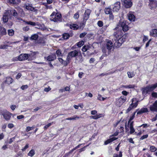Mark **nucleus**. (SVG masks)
Instances as JSON below:
<instances>
[{"label": "nucleus", "mask_w": 157, "mask_h": 157, "mask_svg": "<svg viewBox=\"0 0 157 157\" xmlns=\"http://www.w3.org/2000/svg\"><path fill=\"white\" fill-rule=\"evenodd\" d=\"M123 34V33L121 30H117L114 33L113 35L115 37V41L114 46L115 48H118L121 46L127 38V35Z\"/></svg>", "instance_id": "nucleus-1"}, {"label": "nucleus", "mask_w": 157, "mask_h": 157, "mask_svg": "<svg viewBox=\"0 0 157 157\" xmlns=\"http://www.w3.org/2000/svg\"><path fill=\"white\" fill-rule=\"evenodd\" d=\"M157 87V82L151 85H148L142 88V93L143 94H149L151 92L154 90Z\"/></svg>", "instance_id": "nucleus-2"}, {"label": "nucleus", "mask_w": 157, "mask_h": 157, "mask_svg": "<svg viewBox=\"0 0 157 157\" xmlns=\"http://www.w3.org/2000/svg\"><path fill=\"white\" fill-rule=\"evenodd\" d=\"M157 87V82L151 85H148L142 88V93L143 94H149L151 92L154 90Z\"/></svg>", "instance_id": "nucleus-3"}, {"label": "nucleus", "mask_w": 157, "mask_h": 157, "mask_svg": "<svg viewBox=\"0 0 157 157\" xmlns=\"http://www.w3.org/2000/svg\"><path fill=\"white\" fill-rule=\"evenodd\" d=\"M50 20L54 22H61L62 21L61 14L59 13L53 12L50 15Z\"/></svg>", "instance_id": "nucleus-4"}, {"label": "nucleus", "mask_w": 157, "mask_h": 157, "mask_svg": "<svg viewBox=\"0 0 157 157\" xmlns=\"http://www.w3.org/2000/svg\"><path fill=\"white\" fill-rule=\"evenodd\" d=\"M1 114L6 121H9L11 118L12 114L6 109L3 110L1 112Z\"/></svg>", "instance_id": "nucleus-5"}, {"label": "nucleus", "mask_w": 157, "mask_h": 157, "mask_svg": "<svg viewBox=\"0 0 157 157\" xmlns=\"http://www.w3.org/2000/svg\"><path fill=\"white\" fill-rule=\"evenodd\" d=\"M126 100V97L123 96H121L120 98L117 99L116 101V105L117 106L120 107L124 103Z\"/></svg>", "instance_id": "nucleus-6"}, {"label": "nucleus", "mask_w": 157, "mask_h": 157, "mask_svg": "<svg viewBox=\"0 0 157 157\" xmlns=\"http://www.w3.org/2000/svg\"><path fill=\"white\" fill-rule=\"evenodd\" d=\"M134 98H133L132 100V103L130 105L128 108L126 110V113H127L130 112L132 109L136 108L138 104V101L135 102V103H133Z\"/></svg>", "instance_id": "nucleus-7"}, {"label": "nucleus", "mask_w": 157, "mask_h": 157, "mask_svg": "<svg viewBox=\"0 0 157 157\" xmlns=\"http://www.w3.org/2000/svg\"><path fill=\"white\" fill-rule=\"evenodd\" d=\"M13 79L10 76L7 77L6 78V80L2 82L1 84V87L2 88H4V85L7 84L10 85L13 83Z\"/></svg>", "instance_id": "nucleus-8"}, {"label": "nucleus", "mask_w": 157, "mask_h": 157, "mask_svg": "<svg viewBox=\"0 0 157 157\" xmlns=\"http://www.w3.org/2000/svg\"><path fill=\"white\" fill-rule=\"evenodd\" d=\"M119 25L122 28L124 32H127L128 30L129 27L126 21H120Z\"/></svg>", "instance_id": "nucleus-9"}, {"label": "nucleus", "mask_w": 157, "mask_h": 157, "mask_svg": "<svg viewBox=\"0 0 157 157\" xmlns=\"http://www.w3.org/2000/svg\"><path fill=\"white\" fill-rule=\"evenodd\" d=\"M121 8V3L119 2H117L115 3L113 5L110 6L107 9L109 10H112L113 9V10H119Z\"/></svg>", "instance_id": "nucleus-10"}, {"label": "nucleus", "mask_w": 157, "mask_h": 157, "mask_svg": "<svg viewBox=\"0 0 157 157\" xmlns=\"http://www.w3.org/2000/svg\"><path fill=\"white\" fill-rule=\"evenodd\" d=\"M106 48L108 50V55L110 54L111 50L113 48V44L110 40L108 41L106 44Z\"/></svg>", "instance_id": "nucleus-11"}, {"label": "nucleus", "mask_w": 157, "mask_h": 157, "mask_svg": "<svg viewBox=\"0 0 157 157\" xmlns=\"http://www.w3.org/2000/svg\"><path fill=\"white\" fill-rule=\"evenodd\" d=\"M29 56L30 55L28 54H21L18 56V59L20 61L27 60Z\"/></svg>", "instance_id": "nucleus-12"}, {"label": "nucleus", "mask_w": 157, "mask_h": 157, "mask_svg": "<svg viewBox=\"0 0 157 157\" xmlns=\"http://www.w3.org/2000/svg\"><path fill=\"white\" fill-rule=\"evenodd\" d=\"M123 2V5L126 8H129L131 7L132 5V0H121Z\"/></svg>", "instance_id": "nucleus-13"}, {"label": "nucleus", "mask_w": 157, "mask_h": 157, "mask_svg": "<svg viewBox=\"0 0 157 157\" xmlns=\"http://www.w3.org/2000/svg\"><path fill=\"white\" fill-rule=\"evenodd\" d=\"M133 126V121H130L129 123H128V126L130 128V131L129 133L131 134H132L135 132V129L134 128Z\"/></svg>", "instance_id": "nucleus-14"}, {"label": "nucleus", "mask_w": 157, "mask_h": 157, "mask_svg": "<svg viewBox=\"0 0 157 157\" xmlns=\"http://www.w3.org/2000/svg\"><path fill=\"white\" fill-rule=\"evenodd\" d=\"M56 56L55 53H52L47 57V60L48 61L51 62L55 60L56 59Z\"/></svg>", "instance_id": "nucleus-15"}, {"label": "nucleus", "mask_w": 157, "mask_h": 157, "mask_svg": "<svg viewBox=\"0 0 157 157\" xmlns=\"http://www.w3.org/2000/svg\"><path fill=\"white\" fill-rule=\"evenodd\" d=\"M150 110L153 112H157V100L155 101L150 107Z\"/></svg>", "instance_id": "nucleus-16"}, {"label": "nucleus", "mask_w": 157, "mask_h": 157, "mask_svg": "<svg viewBox=\"0 0 157 157\" xmlns=\"http://www.w3.org/2000/svg\"><path fill=\"white\" fill-rule=\"evenodd\" d=\"M134 12L130 11L129 12L128 14V19L131 21H134L136 17L134 14Z\"/></svg>", "instance_id": "nucleus-17"}, {"label": "nucleus", "mask_w": 157, "mask_h": 157, "mask_svg": "<svg viewBox=\"0 0 157 157\" xmlns=\"http://www.w3.org/2000/svg\"><path fill=\"white\" fill-rule=\"evenodd\" d=\"M149 6L151 9H155L157 6V1L154 0H149Z\"/></svg>", "instance_id": "nucleus-18"}, {"label": "nucleus", "mask_w": 157, "mask_h": 157, "mask_svg": "<svg viewBox=\"0 0 157 157\" xmlns=\"http://www.w3.org/2000/svg\"><path fill=\"white\" fill-rule=\"evenodd\" d=\"M91 12V10H85L83 16V21H85V22L86 21L89 17Z\"/></svg>", "instance_id": "nucleus-19"}, {"label": "nucleus", "mask_w": 157, "mask_h": 157, "mask_svg": "<svg viewBox=\"0 0 157 157\" xmlns=\"http://www.w3.org/2000/svg\"><path fill=\"white\" fill-rule=\"evenodd\" d=\"M9 15V13L5 12L4 13V14L3 15V17L2 19L3 21V23H5L8 21Z\"/></svg>", "instance_id": "nucleus-20"}, {"label": "nucleus", "mask_w": 157, "mask_h": 157, "mask_svg": "<svg viewBox=\"0 0 157 157\" xmlns=\"http://www.w3.org/2000/svg\"><path fill=\"white\" fill-rule=\"evenodd\" d=\"M150 35L151 36L156 37H157V29H153L150 31Z\"/></svg>", "instance_id": "nucleus-21"}, {"label": "nucleus", "mask_w": 157, "mask_h": 157, "mask_svg": "<svg viewBox=\"0 0 157 157\" xmlns=\"http://www.w3.org/2000/svg\"><path fill=\"white\" fill-rule=\"evenodd\" d=\"M69 55L72 57H75L78 55V53L77 51L75 50L68 53Z\"/></svg>", "instance_id": "nucleus-22"}, {"label": "nucleus", "mask_w": 157, "mask_h": 157, "mask_svg": "<svg viewBox=\"0 0 157 157\" xmlns=\"http://www.w3.org/2000/svg\"><path fill=\"white\" fill-rule=\"evenodd\" d=\"M7 2L11 4H17L21 2L20 0H6Z\"/></svg>", "instance_id": "nucleus-23"}, {"label": "nucleus", "mask_w": 157, "mask_h": 157, "mask_svg": "<svg viewBox=\"0 0 157 157\" xmlns=\"http://www.w3.org/2000/svg\"><path fill=\"white\" fill-rule=\"evenodd\" d=\"M6 34V29L3 27L0 26V36H2Z\"/></svg>", "instance_id": "nucleus-24"}, {"label": "nucleus", "mask_w": 157, "mask_h": 157, "mask_svg": "<svg viewBox=\"0 0 157 157\" xmlns=\"http://www.w3.org/2000/svg\"><path fill=\"white\" fill-rule=\"evenodd\" d=\"M117 138L115 137H113L107 140L104 142V144L105 145L113 142V141L116 140Z\"/></svg>", "instance_id": "nucleus-25"}, {"label": "nucleus", "mask_w": 157, "mask_h": 157, "mask_svg": "<svg viewBox=\"0 0 157 157\" xmlns=\"http://www.w3.org/2000/svg\"><path fill=\"white\" fill-rule=\"evenodd\" d=\"M112 10H105V13L106 14H109L110 19L113 20L114 19V16L112 13Z\"/></svg>", "instance_id": "nucleus-26"}, {"label": "nucleus", "mask_w": 157, "mask_h": 157, "mask_svg": "<svg viewBox=\"0 0 157 157\" xmlns=\"http://www.w3.org/2000/svg\"><path fill=\"white\" fill-rule=\"evenodd\" d=\"M148 109L147 108H143L137 112V114H141L143 113L147 112Z\"/></svg>", "instance_id": "nucleus-27"}, {"label": "nucleus", "mask_w": 157, "mask_h": 157, "mask_svg": "<svg viewBox=\"0 0 157 157\" xmlns=\"http://www.w3.org/2000/svg\"><path fill=\"white\" fill-rule=\"evenodd\" d=\"M70 35L71 36H73V34L72 32L71 33L70 35L68 33H64L63 35V37L64 39L67 40L69 38L70 36Z\"/></svg>", "instance_id": "nucleus-28"}, {"label": "nucleus", "mask_w": 157, "mask_h": 157, "mask_svg": "<svg viewBox=\"0 0 157 157\" xmlns=\"http://www.w3.org/2000/svg\"><path fill=\"white\" fill-rule=\"evenodd\" d=\"M47 40L46 38L40 37V45L43 46L45 45Z\"/></svg>", "instance_id": "nucleus-29"}, {"label": "nucleus", "mask_w": 157, "mask_h": 157, "mask_svg": "<svg viewBox=\"0 0 157 157\" xmlns=\"http://www.w3.org/2000/svg\"><path fill=\"white\" fill-rule=\"evenodd\" d=\"M103 116H104V114L99 113L98 114H96L95 116H91V117L92 118L96 120Z\"/></svg>", "instance_id": "nucleus-30"}, {"label": "nucleus", "mask_w": 157, "mask_h": 157, "mask_svg": "<svg viewBox=\"0 0 157 157\" xmlns=\"http://www.w3.org/2000/svg\"><path fill=\"white\" fill-rule=\"evenodd\" d=\"M70 28L74 30H77L79 29V26L76 24H72L70 25Z\"/></svg>", "instance_id": "nucleus-31"}, {"label": "nucleus", "mask_w": 157, "mask_h": 157, "mask_svg": "<svg viewBox=\"0 0 157 157\" xmlns=\"http://www.w3.org/2000/svg\"><path fill=\"white\" fill-rule=\"evenodd\" d=\"M25 9L27 10H35L34 7L32 6V4L27 3L25 5Z\"/></svg>", "instance_id": "nucleus-32"}, {"label": "nucleus", "mask_w": 157, "mask_h": 157, "mask_svg": "<svg viewBox=\"0 0 157 157\" xmlns=\"http://www.w3.org/2000/svg\"><path fill=\"white\" fill-rule=\"evenodd\" d=\"M90 48V47L89 45H85L82 47V50L83 52H86Z\"/></svg>", "instance_id": "nucleus-33"}, {"label": "nucleus", "mask_w": 157, "mask_h": 157, "mask_svg": "<svg viewBox=\"0 0 157 157\" xmlns=\"http://www.w3.org/2000/svg\"><path fill=\"white\" fill-rule=\"evenodd\" d=\"M56 55H57V56L58 57H60V56H62L63 55L62 53V51L60 49L57 50L56 52Z\"/></svg>", "instance_id": "nucleus-34"}, {"label": "nucleus", "mask_w": 157, "mask_h": 157, "mask_svg": "<svg viewBox=\"0 0 157 157\" xmlns=\"http://www.w3.org/2000/svg\"><path fill=\"white\" fill-rule=\"evenodd\" d=\"M40 29H41V30L43 31H48V29L45 26L44 24H40Z\"/></svg>", "instance_id": "nucleus-35"}, {"label": "nucleus", "mask_w": 157, "mask_h": 157, "mask_svg": "<svg viewBox=\"0 0 157 157\" xmlns=\"http://www.w3.org/2000/svg\"><path fill=\"white\" fill-rule=\"evenodd\" d=\"M82 117H78L77 116H73V117H68L66 118L67 120H75L76 119H78L80 118H81Z\"/></svg>", "instance_id": "nucleus-36"}, {"label": "nucleus", "mask_w": 157, "mask_h": 157, "mask_svg": "<svg viewBox=\"0 0 157 157\" xmlns=\"http://www.w3.org/2000/svg\"><path fill=\"white\" fill-rule=\"evenodd\" d=\"M86 22L83 20L82 22L80 23L79 26V28L83 29L85 25Z\"/></svg>", "instance_id": "nucleus-37"}, {"label": "nucleus", "mask_w": 157, "mask_h": 157, "mask_svg": "<svg viewBox=\"0 0 157 157\" xmlns=\"http://www.w3.org/2000/svg\"><path fill=\"white\" fill-rule=\"evenodd\" d=\"M38 37V35L36 34H34L32 35L30 37V39L31 40H36Z\"/></svg>", "instance_id": "nucleus-38"}, {"label": "nucleus", "mask_w": 157, "mask_h": 157, "mask_svg": "<svg viewBox=\"0 0 157 157\" xmlns=\"http://www.w3.org/2000/svg\"><path fill=\"white\" fill-rule=\"evenodd\" d=\"M14 31L13 29H10L8 30V33L10 36H12L13 35Z\"/></svg>", "instance_id": "nucleus-39"}, {"label": "nucleus", "mask_w": 157, "mask_h": 157, "mask_svg": "<svg viewBox=\"0 0 157 157\" xmlns=\"http://www.w3.org/2000/svg\"><path fill=\"white\" fill-rule=\"evenodd\" d=\"M84 44V42L82 40H81L77 43V45L79 48L81 47Z\"/></svg>", "instance_id": "nucleus-40"}, {"label": "nucleus", "mask_w": 157, "mask_h": 157, "mask_svg": "<svg viewBox=\"0 0 157 157\" xmlns=\"http://www.w3.org/2000/svg\"><path fill=\"white\" fill-rule=\"evenodd\" d=\"M127 73L128 76L129 78H132L135 76V74H134V72L133 71H128L127 72Z\"/></svg>", "instance_id": "nucleus-41"}, {"label": "nucleus", "mask_w": 157, "mask_h": 157, "mask_svg": "<svg viewBox=\"0 0 157 157\" xmlns=\"http://www.w3.org/2000/svg\"><path fill=\"white\" fill-rule=\"evenodd\" d=\"M35 153L34 150L32 149L28 153V156H30L31 157H32L35 154Z\"/></svg>", "instance_id": "nucleus-42"}, {"label": "nucleus", "mask_w": 157, "mask_h": 157, "mask_svg": "<svg viewBox=\"0 0 157 157\" xmlns=\"http://www.w3.org/2000/svg\"><path fill=\"white\" fill-rule=\"evenodd\" d=\"M136 87L135 85L134 84H130L128 85H126L124 86V87L126 88H134Z\"/></svg>", "instance_id": "nucleus-43"}, {"label": "nucleus", "mask_w": 157, "mask_h": 157, "mask_svg": "<svg viewBox=\"0 0 157 157\" xmlns=\"http://www.w3.org/2000/svg\"><path fill=\"white\" fill-rule=\"evenodd\" d=\"M97 99L98 100L100 101H104L105 99L106 98L102 97L101 95L99 94L98 95Z\"/></svg>", "instance_id": "nucleus-44"}, {"label": "nucleus", "mask_w": 157, "mask_h": 157, "mask_svg": "<svg viewBox=\"0 0 157 157\" xmlns=\"http://www.w3.org/2000/svg\"><path fill=\"white\" fill-rule=\"evenodd\" d=\"M72 58V57H71V56H70L69 55V54L68 53L66 58V60L69 63L71 61Z\"/></svg>", "instance_id": "nucleus-45"}, {"label": "nucleus", "mask_w": 157, "mask_h": 157, "mask_svg": "<svg viewBox=\"0 0 157 157\" xmlns=\"http://www.w3.org/2000/svg\"><path fill=\"white\" fill-rule=\"evenodd\" d=\"M148 136V135L147 134L144 135L140 138V140H143L147 138Z\"/></svg>", "instance_id": "nucleus-46"}, {"label": "nucleus", "mask_w": 157, "mask_h": 157, "mask_svg": "<svg viewBox=\"0 0 157 157\" xmlns=\"http://www.w3.org/2000/svg\"><path fill=\"white\" fill-rule=\"evenodd\" d=\"M98 26L99 27H101L103 25V23L102 21H99L97 23Z\"/></svg>", "instance_id": "nucleus-47"}, {"label": "nucleus", "mask_w": 157, "mask_h": 157, "mask_svg": "<svg viewBox=\"0 0 157 157\" xmlns=\"http://www.w3.org/2000/svg\"><path fill=\"white\" fill-rule=\"evenodd\" d=\"M150 150L151 152H154L156 150V148L154 146H151L150 147Z\"/></svg>", "instance_id": "nucleus-48"}, {"label": "nucleus", "mask_w": 157, "mask_h": 157, "mask_svg": "<svg viewBox=\"0 0 157 157\" xmlns=\"http://www.w3.org/2000/svg\"><path fill=\"white\" fill-rule=\"evenodd\" d=\"M87 34L86 32H84L81 33L79 36V37L80 38H83Z\"/></svg>", "instance_id": "nucleus-49"}, {"label": "nucleus", "mask_w": 157, "mask_h": 157, "mask_svg": "<svg viewBox=\"0 0 157 157\" xmlns=\"http://www.w3.org/2000/svg\"><path fill=\"white\" fill-rule=\"evenodd\" d=\"M88 146V145H87L86 146H85L79 149L78 150H79V153H80V152H82L83 151H84L85 149V148H86V147H87Z\"/></svg>", "instance_id": "nucleus-50"}, {"label": "nucleus", "mask_w": 157, "mask_h": 157, "mask_svg": "<svg viewBox=\"0 0 157 157\" xmlns=\"http://www.w3.org/2000/svg\"><path fill=\"white\" fill-rule=\"evenodd\" d=\"M151 96L154 98H157V92H153L151 93Z\"/></svg>", "instance_id": "nucleus-51"}, {"label": "nucleus", "mask_w": 157, "mask_h": 157, "mask_svg": "<svg viewBox=\"0 0 157 157\" xmlns=\"http://www.w3.org/2000/svg\"><path fill=\"white\" fill-rule=\"evenodd\" d=\"M79 17V13L78 12H77L74 15V17L75 19H77Z\"/></svg>", "instance_id": "nucleus-52"}, {"label": "nucleus", "mask_w": 157, "mask_h": 157, "mask_svg": "<svg viewBox=\"0 0 157 157\" xmlns=\"http://www.w3.org/2000/svg\"><path fill=\"white\" fill-rule=\"evenodd\" d=\"M148 37L144 35L143 36V41L144 43L145 42V41H147L148 40Z\"/></svg>", "instance_id": "nucleus-53"}, {"label": "nucleus", "mask_w": 157, "mask_h": 157, "mask_svg": "<svg viewBox=\"0 0 157 157\" xmlns=\"http://www.w3.org/2000/svg\"><path fill=\"white\" fill-rule=\"evenodd\" d=\"M29 147V145L28 144H26L25 146L22 148V151H25L26 149H27Z\"/></svg>", "instance_id": "nucleus-54"}, {"label": "nucleus", "mask_w": 157, "mask_h": 157, "mask_svg": "<svg viewBox=\"0 0 157 157\" xmlns=\"http://www.w3.org/2000/svg\"><path fill=\"white\" fill-rule=\"evenodd\" d=\"M7 124H3L2 126V131L3 132H6L5 129L6 128Z\"/></svg>", "instance_id": "nucleus-55"}, {"label": "nucleus", "mask_w": 157, "mask_h": 157, "mask_svg": "<svg viewBox=\"0 0 157 157\" xmlns=\"http://www.w3.org/2000/svg\"><path fill=\"white\" fill-rule=\"evenodd\" d=\"M26 23L29 25H31L35 26L36 25V23L34 22H33L31 21H27Z\"/></svg>", "instance_id": "nucleus-56"}, {"label": "nucleus", "mask_w": 157, "mask_h": 157, "mask_svg": "<svg viewBox=\"0 0 157 157\" xmlns=\"http://www.w3.org/2000/svg\"><path fill=\"white\" fill-rule=\"evenodd\" d=\"M69 63H68V62L66 60H64L63 61V62L62 63V64L64 66H67L68 64Z\"/></svg>", "instance_id": "nucleus-57"}, {"label": "nucleus", "mask_w": 157, "mask_h": 157, "mask_svg": "<svg viewBox=\"0 0 157 157\" xmlns=\"http://www.w3.org/2000/svg\"><path fill=\"white\" fill-rule=\"evenodd\" d=\"M8 127L9 128H12L14 126V124L12 123H9L8 124Z\"/></svg>", "instance_id": "nucleus-58"}, {"label": "nucleus", "mask_w": 157, "mask_h": 157, "mask_svg": "<svg viewBox=\"0 0 157 157\" xmlns=\"http://www.w3.org/2000/svg\"><path fill=\"white\" fill-rule=\"evenodd\" d=\"M7 45L3 44V45H0V49H6L7 48Z\"/></svg>", "instance_id": "nucleus-59"}, {"label": "nucleus", "mask_w": 157, "mask_h": 157, "mask_svg": "<svg viewBox=\"0 0 157 157\" xmlns=\"http://www.w3.org/2000/svg\"><path fill=\"white\" fill-rule=\"evenodd\" d=\"M52 124L51 123H49L48 124L44 126V128L45 130L47 129L49 127H50L51 125Z\"/></svg>", "instance_id": "nucleus-60"}, {"label": "nucleus", "mask_w": 157, "mask_h": 157, "mask_svg": "<svg viewBox=\"0 0 157 157\" xmlns=\"http://www.w3.org/2000/svg\"><path fill=\"white\" fill-rule=\"evenodd\" d=\"M28 87V86L27 85H23L21 87V89L22 90H24L25 89H26Z\"/></svg>", "instance_id": "nucleus-61"}, {"label": "nucleus", "mask_w": 157, "mask_h": 157, "mask_svg": "<svg viewBox=\"0 0 157 157\" xmlns=\"http://www.w3.org/2000/svg\"><path fill=\"white\" fill-rule=\"evenodd\" d=\"M122 94L124 96H127L128 95V92H127L126 90H123V91L122 92Z\"/></svg>", "instance_id": "nucleus-62"}, {"label": "nucleus", "mask_w": 157, "mask_h": 157, "mask_svg": "<svg viewBox=\"0 0 157 157\" xmlns=\"http://www.w3.org/2000/svg\"><path fill=\"white\" fill-rule=\"evenodd\" d=\"M15 139V137H13L12 138H10V139L9 141V144H11V143H12V142Z\"/></svg>", "instance_id": "nucleus-63"}, {"label": "nucleus", "mask_w": 157, "mask_h": 157, "mask_svg": "<svg viewBox=\"0 0 157 157\" xmlns=\"http://www.w3.org/2000/svg\"><path fill=\"white\" fill-rule=\"evenodd\" d=\"M29 29V26H26L23 28V30L25 31H28Z\"/></svg>", "instance_id": "nucleus-64"}]
</instances>
